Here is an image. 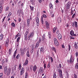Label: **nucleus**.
I'll return each instance as SVG.
<instances>
[{
  "label": "nucleus",
  "mask_w": 78,
  "mask_h": 78,
  "mask_svg": "<svg viewBox=\"0 0 78 78\" xmlns=\"http://www.w3.org/2000/svg\"><path fill=\"white\" fill-rule=\"evenodd\" d=\"M74 60L75 58H74V57H73V56L72 55L71 56L69 60H67V61L68 62V64H73V62H74Z\"/></svg>",
  "instance_id": "obj_1"
},
{
  "label": "nucleus",
  "mask_w": 78,
  "mask_h": 78,
  "mask_svg": "<svg viewBox=\"0 0 78 78\" xmlns=\"http://www.w3.org/2000/svg\"><path fill=\"white\" fill-rule=\"evenodd\" d=\"M25 48H21L20 49V51L21 53L20 55L21 56H23L24 55H25V53L24 52L25 51Z\"/></svg>",
  "instance_id": "obj_2"
},
{
  "label": "nucleus",
  "mask_w": 78,
  "mask_h": 78,
  "mask_svg": "<svg viewBox=\"0 0 78 78\" xmlns=\"http://www.w3.org/2000/svg\"><path fill=\"white\" fill-rule=\"evenodd\" d=\"M52 32L53 33H55V32L57 34L59 33V30L57 29V27H55L52 30Z\"/></svg>",
  "instance_id": "obj_3"
},
{
  "label": "nucleus",
  "mask_w": 78,
  "mask_h": 78,
  "mask_svg": "<svg viewBox=\"0 0 78 78\" xmlns=\"http://www.w3.org/2000/svg\"><path fill=\"white\" fill-rule=\"evenodd\" d=\"M34 36V33L31 32L28 35V37H27V40H30V38L33 37V36Z\"/></svg>",
  "instance_id": "obj_4"
},
{
  "label": "nucleus",
  "mask_w": 78,
  "mask_h": 78,
  "mask_svg": "<svg viewBox=\"0 0 78 78\" xmlns=\"http://www.w3.org/2000/svg\"><path fill=\"white\" fill-rule=\"evenodd\" d=\"M54 44L55 45L57 46H59V43L58 41V40L56 38H54Z\"/></svg>",
  "instance_id": "obj_5"
},
{
  "label": "nucleus",
  "mask_w": 78,
  "mask_h": 78,
  "mask_svg": "<svg viewBox=\"0 0 78 78\" xmlns=\"http://www.w3.org/2000/svg\"><path fill=\"white\" fill-rule=\"evenodd\" d=\"M11 69L10 68H9L8 69L6 72L7 75L9 76L10 74H11Z\"/></svg>",
  "instance_id": "obj_6"
},
{
  "label": "nucleus",
  "mask_w": 78,
  "mask_h": 78,
  "mask_svg": "<svg viewBox=\"0 0 78 78\" xmlns=\"http://www.w3.org/2000/svg\"><path fill=\"white\" fill-rule=\"evenodd\" d=\"M45 36L44 34L42 36V43H45V41H47V39L45 38Z\"/></svg>",
  "instance_id": "obj_7"
},
{
  "label": "nucleus",
  "mask_w": 78,
  "mask_h": 78,
  "mask_svg": "<svg viewBox=\"0 0 78 78\" xmlns=\"http://www.w3.org/2000/svg\"><path fill=\"white\" fill-rule=\"evenodd\" d=\"M44 69H43V68L41 67L39 69L38 72L40 73H42L44 72Z\"/></svg>",
  "instance_id": "obj_8"
},
{
  "label": "nucleus",
  "mask_w": 78,
  "mask_h": 78,
  "mask_svg": "<svg viewBox=\"0 0 78 78\" xmlns=\"http://www.w3.org/2000/svg\"><path fill=\"white\" fill-rule=\"evenodd\" d=\"M24 72H25V69H23V67L22 68V69L20 70V75H23V74L24 73Z\"/></svg>",
  "instance_id": "obj_9"
},
{
  "label": "nucleus",
  "mask_w": 78,
  "mask_h": 78,
  "mask_svg": "<svg viewBox=\"0 0 78 78\" xmlns=\"http://www.w3.org/2000/svg\"><path fill=\"white\" fill-rule=\"evenodd\" d=\"M29 32L28 31H27L25 34V41H27V37H28V34Z\"/></svg>",
  "instance_id": "obj_10"
},
{
  "label": "nucleus",
  "mask_w": 78,
  "mask_h": 78,
  "mask_svg": "<svg viewBox=\"0 0 78 78\" xmlns=\"http://www.w3.org/2000/svg\"><path fill=\"white\" fill-rule=\"evenodd\" d=\"M17 66V65H15L14 67L12 69V72L11 73V74H13L14 73V71H16V67Z\"/></svg>",
  "instance_id": "obj_11"
},
{
  "label": "nucleus",
  "mask_w": 78,
  "mask_h": 78,
  "mask_svg": "<svg viewBox=\"0 0 78 78\" xmlns=\"http://www.w3.org/2000/svg\"><path fill=\"white\" fill-rule=\"evenodd\" d=\"M58 40L60 41L62 40V35L59 33L58 35Z\"/></svg>",
  "instance_id": "obj_12"
},
{
  "label": "nucleus",
  "mask_w": 78,
  "mask_h": 78,
  "mask_svg": "<svg viewBox=\"0 0 78 78\" xmlns=\"http://www.w3.org/2000/svg\"><path fill=\"white\" fill-rule=\"evenodd\" d=\"M28 58H27L26 59V60L25 61V62L23 64V66H27V65H28Z\"/></svg>",
  "instance_id": "obj_13"
},
{
  "label": "nucleus",
  "mask_w": 78,
  "mask_h": 78,
  "mask_svg": "<svg viewBox=\"0 0 78 78\" xmlns=\"http://www.w3.org/2000/svg\"><path fill=\"white\" fill-rule=\"evenodd\" d=\"M59 76H60V78H63L62 77V70L59 69Z\"/></svg>",
  "instance_id": "obj_14"
},
{
  "label": "nucleus",
  "mask_w": 78,
  "mask_h": 78,
  "mask_svg": "<svg viewBox=\"0 0 78 78\" xmlns=\"http://www.w3.org/2000/svg\"><path fill=\"white\" fill-rule=\"evenodd\" d=\"M36 22H37V26L39 25V20L38 17H37L36 19Z\"/></svg>",
  "instance_id": "obj_15"
},
{
  "label": "nucleus",
  "mask_w": 78,
  "mask_h": 78,
  "mask_svg": "<svg viewBox=\"0 0 78 78\" xmlns=\"http://www.w3.org/2000/svg\"><path fill=\"white\" fill-rule=\"evenodd\" d=\"M30 19H28L27 20V27H30Z\"/></svg>",
  "instance_id": "obj_16"
},
{
  "label": "nucleus",
  "mask_w": 78,
  "mask_h": 78,
  "mask_svg": "<svg viewBox=\"0 0 78 78\" xmlns=\"http://www.w3.org/2000/svg\"><path fill=\"white\" fill-rule=\"evenodd\" d=\"M70 35H71V36H75V34H74V32L73 30H72L70 31Z\"/></svg>",
  "instance_id": "obj_17"
},
{
  "label": "nucleus",
  "mask_w": 78,
  "mask_h": 78,
  "mask_svg": "<svg viewBox=\"0 0 78 78\" xmlns=\"http://www.w3.org/2000/svg\"><path fill=\"white\" fill-rule=\"evenodd\" d=\"M57 20L58 23H61V22L62 21V20H61V18L60 17H58L57 18Z\"/></svg>",
  "instance_id": "obj_18"
},
{
  "label": "nucleus",
  "mask_w": 78,
  "mask_h": 78,
  "mask_svg": "<svg viewBox=\"0 0 78 78\" xmlns=\"http://www.w3.org/2000/svg\"><path fill=\"white\" fill-rule=\"evenodd\" d=\"M39 46V42L38 41H37V43L36 44V45L35 47V48H38V47Z\"/></svg>",
  "instance_id": "obj_19"
},
{
  "label": "nucleus",
  "mask_w": 78,
  "mask_h": 78,
  "mask_svg": "<svg viewBox=\"0 0 78 78\" xmlns=\"http://www.w3.org/2000/svg\"><path fill=\"white\" fill-rule=\"evenodd\" d=\"M7 70H8V67L7 66H6L4 68V73L5 74L6 73V72H7Z\"/></svg>",
  "instance_id": "obj_20"
},
{
  "label": "nucleus",
  "mask_w": 78,
  "mask_h": 78,
  "mask_svg": "<svg viewBox=\"0 0 78 78\" xmlns=\"http://www.w3.org/2000/svg\"><path fill=\"white\" fill-rule=\"evenodd\" d=\"M4 36L3 34H1L0 35V41H2L3 39H4Z\"/></svg>",
  "instance_id": "obj_21"
},
{
  "label": "nucleus",
  "mask_w": 78,
  "mask_h": 78,
  "mask_svg": "<svg viewBox=\"0 0 78 78\" xmlns=\"http://www.w3.org/2000/svg\"><path fill=\"white\" fill-rule=\"evenodd\" d=\"M74 45L76 49H78V45H77V43H76V42H75L74 43Z\"/></svg>",
  "instance_id": "obj_22"
},
{
  "label": "nucleus",
  "mask_w": 78,
  "mask_h": 78,
  "mask_svg": "<svg viewBox=\"0 0 78 78\" xmlns=\"http://www.w3.org/2000/svg\"><path fill=\"white\" fill-rule=\"evenodd\" d=\"M29 50H27V52L26 54V55L27 57H30V54H29Z\"/></svg>",
  "instance_id": "obj_23"
},
{
  "label": "nucleus",
  "mask_w": 78,
  "mask_h": 78,
  "mask_svg": "<svg viewBox=\"0 0 78 78\" xmlns=\"http://www.w3.org/2000/svg\"><path fill=\"white\" fill-rule=\"evenodd\" d=\"M36 69H37V66H36L34 65V67L33 71L34 72H36Z\"/></svg>",
  "instance_id": "obj_24"
},
{
  "label": "nucleus",
  "mask_w": 78,
  "mask_h": 78,
  "mask_svg": "<svg viewBox=\"0 0 78 78\" xmlns=\"http://www.w3.org/2000/svg\"><path fill=\"white\" fill-rule=\"evenodd\" d=\"M52 50H54L55 53H56V48L53 47L52 48Z\"/></svg>",
  "instance_id": "obj_25"
},
{
  "label": "nucleus",
  "mask_w": 78,
  "mask_h": 78,
  "mask_svg": "<svg viewBox=\"0 0 78 78\" xmlns=\"http://www.w3.org/2000/svg\"><path fill=\"white\" fill-rule=\"evenodd\" d=\"M57 77V76H56V73L55 72L54 74L53 78H56Z\"/></svg>",
  "instance_id": "obj_26"
},
{
  "label": "nucleus",
  "mask_w": 78,
  "mask_h": 78,
  "mask_svg": "<svg viewBox=\"0 0 78 78\" xmlns=\"http://www.w3.org/2000/svg\"><path fill=\"white\" fill-rule=\"evenodd\" d=\"M17 50H16L15 52H14V54H13V58H16V53H17Z\"/></svg>",
  "instance_id": "obj_27"
},
{
  "label": "nucleus",
  "mask_w": 78,
  "mask_h": 78,
  "mask_svg": "<svg viewBox=\"0 0 78 78\" xmlns=\"http://www.w3.org/2000/svg\"><path fill=\"white\" fill-rule=\"evenodd\" d=\"M44 48H41L40 49V52H44Z\"/></svg>",
  "instance_id": "obj_28"
},
{
  "label": "nucleus",
  "mask_w": 78,
  "mask_h": 78,
  "mask_svg": "<svg viewBox=\"0 0 78 78\" xmlns=\"http://www.w3.org/2000/svg\"><path fill=\"white\" fill-rule=\"evenodd\" d=\"M2 10H3V7L2 6H1L0 7V14L2 12Z\"/></svg>",
  "instance_id": "obj_29"
},
{
  "label": "nucleus",
  "mask_w": 78,
  "mask_h": 78,
  "mask_svg": "<svg viewBox=\"0 0 78 78\" xmlns=\"http://www.w3.org/2000/svg\"><path fill=\"white\" fill-rule=\"evenodd\" d=\"M49 6L51 9H52L53 8V5L51 4V3H49Z\"/></svg>",
  "instance_id": "obj_30"
},
{
  "label": "nucleus",
  "mask_w": 78,
  "mask_h": 78,
  "mask_svg": "<svg viewBox=\"0 0 78 78\" xmlns=\"http://www.w3.org/2000/svg\"><path fill=\"white\" fill-rule=\"evenodd\" d=\"M21 68H22V66L21 65V63H20L19 66L18 70H21Z\"/></svg>",
  "instance_id": "obj_31"
},
{
  "label": "nucleus",
  "mask_w": 78,
  "mask_h": 78,
  "mask_svg": "<svg viewBox=\"0 0 78 78\" xmlns=\"http://www.w3.org/2000/svg\"><path fill=\"white\" fill-rule=\"evenodd\" d=\"M4 3V2L2 1H1L0 2V6H2Z\"/></svg>",
  "instance_id": "obj_32"
},
{
  "label": "nucleus",
  "mask_w": 78,
  "mask_h": 78,
  "mask_svg": "<svg viewBox=\"0 0 78 78\" xmlns=\"http://www.w3.org/2000/svg\"><path fill=\"white\" fill-rule=\"evenodd\" d=\"M20 37H18L16 41V42L17 43H19V40H20Z\"/></svg>",
  "instance_id": "obj_33"
},
{
  "label": "nucleus",
  "mask_w": 78,
  "mask_h": 78,
  "mask_svg": "<svg viewBox=\"0 0 78 78\" xmlns=\"http://www.w3.org/2000/svg\"><path fill=\"white\" fill-rule=\"evenodd\" d=\"M70 6L69 5H68L67 4L66 5V8L67 9H69L70 8Z\"/></svg>",
  "instance_id": "obj_34"
},
{
  "label": "nucleus",
  "mask_w": 78,
  "mask_h": 78,
  "mask_svg": "<svg viewBox=\"0 0 78 78\" xmlns=\"http://www.w3.org/2000/svg\"><path fill=\"white\" fill-rule=\"evenodd\" d=\"M77 24H78V23L75 21V27L76 28H77V27H78V25H77Z\"/></svg>",
  "instance_id": "obj_35"
},
{
  "label": "nucleus",
  "mask_w": 78,
  "mask_h": 78,
  "mask_svg": "<svg viewBox=\"0 0 78 78\" xmlns=\"http://www.w3.org/2000/svg\"><path fill=\"white\" fill-rule=\"evenodd\" d=\"M11 25L13 27H16L15 23H14V22H12L11 23Z\"/></svg>",
  "instance_id": "obj_36"
},
{
  "label": "nucleus",
  "mask_w": 78,
  "mask_h": 78,
  "mask_svg": "<svg viewBox=\"0 0 78 78\" xmlns=\"http://www.w3.org/2000/svg\"><path fill=\"white\" fill-rule=\"evenodd\" d=\"M9 39H7V40L5 42V44H9Z\"/></svg>",
  "instance_id": "obj_37"
},
{
  "label": "nucleus",
  "mask_w": 78,
  "mask_h": 78,
  "mask_svg": "<svg viewBox=\"0 0 78 78\" xmlns=\"http://www.w3.org/2000/svg\"><path fill=\"white\" fill-rule=\"evenodd\" d=\"M30 9H31L32 11H34V7L31 6L30 5Z\"/></svg>",
  "instance_id": "obj_38"
},
{
  "label": "nucleus",
  "mask_w": 78,
  "mask_h": 78,
  "mask_svg": "<svg viewBox=\"0 0 78 78\" xmlns=\"http://www.w3.org/2000/svg\"><path fill=\"white\" fill-rule=\"evenodd\" d=\"M46 28L48 30H49L50 29V25H46Z\"/></svg>",
  "instance_id": "obj_39"
},
{
  "label": "nucleus",
  "mask_w": 78,
  "mask_h": 78,
  "mask_svg": "<svg viewBox=\"0 0 78 78\" xmlns=\"http://www.w3.org/2000/svg\"><path fill=\"white\" fill-rule=\"evenodd\" d=\"M11 14H12V13L11 12H9V15L7 16V18H8V17H10L11 16Z\"/></svg>",
  "instance_id": "obj_40"
},
{
  "label": "nucleus",
  "mask_w": 78,
  "mask_h": 78,
  "mask_svg": "<svg viewBox=\"0 0 78 78\" xmlns=\"http://www.w3.org/2000/svg\"><path fill=\"white\" fill-rule=\"evenodd\" d=\"M75 67L76 69H78V63L76 64L75 65Z\"/></svg>",
  "instance_id": "obj_41"
},
{
  "label": "nucleus",
  "mask_w": 78,
  "mask_h": 78,
  "mask_svg": "<svg viewBox=\"0 0 78 78\" xmlns=\"http://www.w3.org/2000/svg\"><path fill=\"white\" fill-rule=\"evenodd\" d=\"M66 5H68L70 6V5H71V2H68Z\"/></svg>",
  "instance_id": "obj_42"
},
{
  "label": "nucleus",
  "mask_w": 78,
  "mask_h": 78,
  "mask_svg": "<svg viewBox=\"0 0 78 78\" xmlns=\"http://www.w3.org/2000/svg\"><path fill=\"white\" fill-rule=\"evenodd\" d=\"M5 47H6V48H8L9 46V44L8 43H5Z\"/></svg>",
  "instance_id": "obj_43"
},
{
  "label": "nucleus",
  "mask_w": 78,
  "mask_h": 78,
  "mask_svg": "<svg viewBox=\"0 0 78 78\" xmlns=\"http://www.w3.org/2000/svg\"><path fill=\"white\" fill-rule=\"evenodd\" d=\"M3 75V73H0V78H3V77H2Z\"/></svg>",
  "instance_id": "obj_44"
},
{
  "label": "nucleus",
  "mask_w": 78,
  "mask_h": 78,
  "mask_svg": "<svg viewBox=\"0 0 78 78\" xmlns=\"http://www.w3.org/2000/svg\"><path fill=\"white\" fill-rule=\"evenodd\" d=\"M31 48L32 49H34V44H32L31 45Z\"/></svg>",
  "instance_id": "obj_45"
},
{
  "label": "nucleus",
  "mask_w": 78,
  "mask_h": 78,
  "mask_svg": "<svg viewBox=\"0 0 78 78\" xmlns=\"http://www.w3.org/2000/svg\"><path fill=\"white\" fill-rule=\"evenodd\" d=\"M73 76L74 77V78H77V75L76 74V73H74L73 75Z\"/></svg>",
  "instance_id": "obj_46"
},
{
  "label": "nucleus",
  "mask_w": 78,
  "mask_h": 78,
  "mask_svg": "<svg viewBox=\"0 0 78 78\" xmlns=\"http://www.w3.org/2000/svg\"><path fill=\"white\" fill-rule=\"evenodd\" d=\"M11 52H12V51H11V49H9V55H11Z\"/></svg>",
  "instance_id": "obj_47"
},
{
  "label": "nucleus",
  "mask_w": 78,
  "mask_h": 78,
  "mask_svg": "<svg viewBox=\"0 0 78 78\" xmlns=\"http://www.w3.org/2000/svg\"><path fill=\"white\" fill-rule=\"evenodd\" d=\"M68 47H69L68 49H69V51H70V48H71L70 45V44L68 45Z\"/></svg>",
  "instance_id": "obj_48"
},
{
  "label": "nucleus",
  "mask_w": 78,
  "mask_h": 78,
  "mask_svg": "<svg viewBox=\"0 0 78 78\" xmlns=\"http://www.w3.org/2000/svg\"><path fill=\"white\" fill-rule=\"evenodd\" d=\"M34 49H31L30 52L31 53H33V51H34Z\"/></svg>",
  "instance_id": "obj_49"
},
{
  "label": "nucleus",
  "mask_w": 78,
  "mask_h": 78,
  "mask_svg": "<svg viewBox=\"0 0 78 78\" xmlns=\"http://www.w3.org/2000/svg\"><path fill=\"white\" fill-rule=\"evenodd\" d=\"M30 1L31 3H35V2L34 0H30Z\"/></svg>",
  "instance_id": "obj_50"
},
{
  "label": "nucleus",
  "mask_w": 78,
  "mask_h": 78,
  "mask_svg": "<svg viewBox=\"0 0 78 78\" xmlns=\"http://www.w3.org/2000/svg\"><path fill=\"white\" fill-rule=\"evenodd\" d=\"M20 57V56L18 54L16 57V58H17V59H19V58Z\"/></svg>",
  "instance_id": "obj_51"
},
{
  "label": "nucleus",
  "mask_w": 78,
  "mask_h": 78,
  "mask_svg": "<svg viewBox=\"0 0 78 78\" xmlns=\"http://www.w3.org/2000/svg\"><path fill=\"white\" fill-rule=\"evenodd\" d=\"M41 41H42V39H41V38H39V41H38L39 42V43H41Z\"/></svg>",
  "instance_id": "obj_52"
},
{
  "label": "nucleus",
  "mask_w": 78,
  "mask_h": 78,
  "mask_svg": "<svg viewBox=\"0 0 78 78\" xmlns=\"http://www.w3.org/2000/svg\"><path fill=\"white\" fill-rule=\"evenodd\" d=\"M47 67L48 68H50V63H49L48 64V65L47 66Z\"/></svg>",
  "instance_id": "obj_53"
},
{
  "label": "nucleus",
  "mask_w": 78,
  "mask_h": 78,
  "mask_svg": "<svg viewBox=\"0 0 78 78\" xmlns=\"http://www.w3.org/2000/svg\"><path fill=\"white\" fill-rule=\"evenodd\" d=\"M21 18H20V17H19L18 18V21L19 22H21Z\"/></svg>",
  "instance_id": "obj_54"
},
{
  "label": "nucleus",
  "mask_w": 78,
  "mask_h": 78,
  "mask_svg": "<svg viewBox=\"0 0 78 78\" xmlns=\"http://www.w3.org/2000/svg\"><path fill=\"white\" fill-rule=\"evenodd\" d=\"M9 9V7H7L6 8L5 11H8V9Z\"/></svg>",
  "instance_id": "obj_55"
},
{
  "label": "nucleus",
  "mask_w": 78,
  "mask_h": 78,
  "mask_svg": "<svg viewBox=\"0 0 78 78\" xmlns=\"http://www.w3.org/2000/svg\"><path fill=\"white\" fill-rule=\"evenodd\" d=\"M76 16V14L75 13L72 16V18H74V17H75Z\"/></svg>",
  "instance_id": "obj_56"
},
{
  "label": "nucleus",
  "mask_w": 78,
  "mask_h": 78,
  "mask_svg": "<svg viewBox=\"0 0 78 78\" xmlns=\"http://www.w3.org/2000/svg\"><path fill=\"white\" fill-rule=\"evenodd\" d=\"M50 59H51V63H52V62H53V58H52V57H51V58H50Z\"/></svg>",
  "instance_id": "obj_57"
},
{
  "label": "nucleus",
  "mask_w": 78,
  "mask_h": 78,
  "mask_svg": "<svg viewBox=\"0 0 78 78\" xmlns=\"http://www.w3.org/2000/svg\"><path fill=\"white\" fill-rule=\"evenodd\" d=\"M44 69H45L46 68V63H44Z\"/></svg>",
  "instance_id": "obj_58"
},
{
  "label": "nucleus",
  "mask_w": 78,
  "mask_h": 78,
  "mask_svg": "<svg viewBox=\"0 0 78 78\" xmlns=\"http://www.w3.org/2000/svg\"><path fill=\"white\" fill-rule=\"evenodd\" d=\"M6 26H7L6 23L4 24L3 27H4L5 28H6Z\"/></svg>",
  "instance_id": "obj_59"
},
{
  "label": "nucleus",
  "mask_w": 78,
  "mask_h": 78,
  "mask_svg": "<svg viewBox=\"0 0 78 78\" xmlns=\"http://www.w3.org/2000/svg\"><path fill=\"white\" fill-rule=\"evenodd\" d=\"M46 24V26L47 25H48L50 24H49V23L47 21H46L45 22Z\"/></svg>",
  "instance_id": "obj_60"
},
{
  "label": "nucleus",
  "mask_w": 78,
  "mask_h": 78,
  "mask_svg": "<svg viewBox=\"0 0 78 78\" xmlns=\"http://www.w3.org/2000/svg\"><path fill=\"white\" fill-rule=\"evenodd\" d=\"M78 52L77 51H76V57H77V56H78Z\"/></svg>",
  "instance_id": "obj_61"
},
{
  "label": "nucleus",
  "mask_w": 78,
  "mask_h": 78,
  "mask_svg": "<svg viewBox=\"0 0 78 78\" xmlns=\"http://www.w3.org/2000/svg\"><path fill=\"white\" fill-rule=\"evenodd\" d=\"M43 16L44 18H47V16L45 15L44 14Z\"/></svg>",
  "instance_id": "obj_62"
},
{
  "label": "nucleus",
  "mask_w": 78,
  "mask_h": 78,
  "mask_svg": "<svg viewBox=\"0 0 78 78\" xmlns=\"http://www.w3.org/2000/svg\"><path fill=\"white\" fill-rule=\"evenodd\" d=\"M16 36L17 37H19V36H20V35L19 34V33H18L16 35Z\"/></svg>",
  "instance_id": "obj_63"
},
{
  "label": "nucleus",
  "mask_w": 78,
  "mask_h": 78,
  "mask_svg": "<svg viewBox=\"0 0 78 78\" xmlns=\"http://www.w3.org/2000/svg\"><path fill=\"white\" fill-rule=\"evenodd\" d=\"M72 27H75V23H72Z\"/></svg>",
  "instance_id": "obj_64"
}]
</instances>
